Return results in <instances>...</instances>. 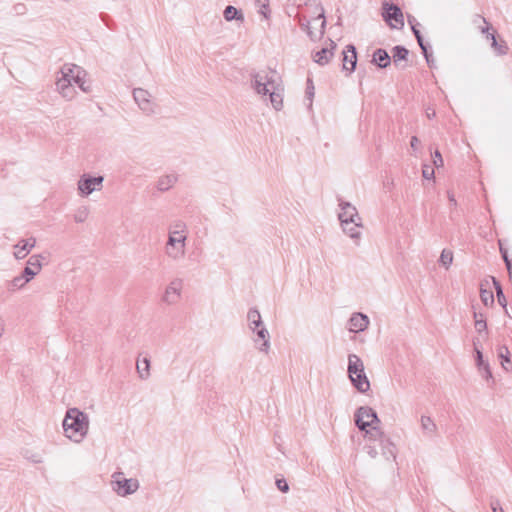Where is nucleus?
I'll list each match as a JSON object with an SVG mask.
<instances>
[{"mask_svg":"<svg viewBox=\"0 0 512 512\" xmlns=\"http://www.w3.org/2000/svg\"><path fill=\"white\" fill-rule=\"evenodd\" d=\"M349 379L354 388L357 389V391L360 393H366L370 390V381L366 376L365 370H363L362 373L358 372L352 375V377H349Z\"/></svg>","mask_w":512,"mask_h":512,"instance_id":"obj_18","label":"nucleus"},{"mask_svg":"<svg viewBox=\"0 0 512 512\" xmlns=\"http://www.w3.org/2000/svg\"><path fill=\"white\" fill-rule=\"evenodd\" d=\"M314 85L312 79H307V87H306V97L309 100V106L312 105V99L314 97Z\"/></svg>","mask_w":512,"mask_h":512,"instance_id":"obj_42","label":"nucleus"},{"mask_svg":"<svg viewBox=\"0 0 512 512\" xmlns=\"http://www.w3.org/2000/svg\"><path fill=\"white\" fill-rule=\"evenodd\" d=\"M364 363L361 360V358L356 354H349L348 355V367H347V373L348 377H352V375L356 373H362L364 370Z\"/></svg>","mask_w":512,"mask_h":512,"instance_id":"obj_20","label":"nucleus"},{"mask_svg":"<svg viewBox=\"0 0 512 512\" xmlns=\"http://www.w3.org/2000/svg\"><path fill=\"white\" fill-rule=\"evenodd\" d=\"M369 325V318L362 313H354L349 319V330L352 332L364 331Z\"/></svg>","mask_w":512,"mask_h":512,"instance_id":"obj_17","label":"nucleus"},{"mask_svg":"<svg viewBox=\"0 0 512 512\" xmlns=\"http://www.w3.org/2000/svg\"><path fill=\"white\" fill-rule=\"evenodd\" d=\"M339 206L341 212L338 214V218L341 224H353L356 227H362V219L354 205L346 201H340Z\"/></svg>","mask_w":512,"mask_h":512,"instance_id":"obj_8","label":"nucleus"},{"mask_svg":"<svg viewBox=\"0 0 512 512\" xmlns=\"http://www.w3.org/2000/svg\"><path fill=\"white\" fill-rule=\"evenodd\" d=\"M275 484L277 486V488L282 492V493H287L289 491V485L286 481V479H284L283 477H276V480H275Z\"/></svg>","mask_w":512,"mask_h":512,"instance_id":"obj_41","label":"nucleus"},{"mask_svg":"<svg viewBox=\"0 0 512 512\" xmlns=\"http://www.w3.org/2000/svg\"><path fill=\"white\" fill-rule=\"evenodd\" d=\"M491 47L494 49L497 55H506L508 52V46L505 41L498 42L496 38H493V42L491 43Z\"/></svg>","mask_w":512,"mask_h":512,"instance_id":"obj_35","label":"nucleus"},{"mask_svg":"<svg viewBox=\"0 0 512 512\" xmlns=\"http://www.w3.org/2000/svg\"><path fill=\"white\" fill-rule=\"evenodd\" d=\"M341 226L344 233L353 239L356 245H359V240L361 237V232L359 231L360 227H356L353 224H341Z\"/></svg>","mask_w":512,"mask_h":512,"instance_id":"obj_31","label":"nucleus"},{"mask_svg":"<svg viewBox=\"0 0 512 512\" xmlns=\"http://www.w3.org/2000/svg\"><path fill=\"white\" fill-rule=\"evenodd\" d=\"M103 181L102 176L92 177L84 174L78 181V191L81 196H88L94 191L101 190Z\"/></svg>","mask_w":512,"mask_h":512,"instance_id":"obj_9","label":"nucleus"},{"mask_svg":"<svg viewBox=\"0 0 512 512\" xmlns=\"http://www.w3.org/2000/svg\"><path fill=\"white\" fill-rule=\"evenodd\" d=\"M251 88L258 95H269L271 105L275 110L282 109L284 88L275 72H258L253 74L251 76Z\"/></svg>","mask_w":512,"mask_h":512,"instance_id":"obj_1","label":"nucleus"},{"mask_svg":"<svg viewBox=\"0 0 512 512\" xmlns=\"http://www.w3.org/2000/svg\"><path fill=\"white\" fill-rule=\"evenodd\" d=\"M474 350L476 354V365L478 367V370L483 378L486 380L490 379L492 377V373L489 367L488 362H485L483 359V354L478 346V340L473 341Z\"/></svg>","mask_w":512,"mask_h":512,"instance_id":"obj_16","label":"nucleus"},{"mask_svg":"<svg viewBox=\"0 0 512 512\" xmlns=\"http://www.w3.org/2000/svg\"><path fill=\"white\" fill-rule=\"evenodd\" d=\"M411 29H412V32H413V34H414V36H415V38H416V40H417L421 50H422V53H423V55H424V57H425V59L427 61V64L429 66H431V61H430V56L431 55L428 53V48L424 44V40H423V37H422V35L420 33V30L417 28V25H412Z\"/></svg>","mask_w":512,"mask_h":512,"instance_id":"obj_29","label":"nucleus"},{"mask_svg":"<svg viewBox=\"0 0 512 512\" xmlns=\"http://www.w3.org/2000/svg\"><path fill=\"white\" fill-rule=\"evenodd\" d=\"M502 256H503V259L505 261L506 267H507V269L509 271V274L511 275L512 274L511 261L508 259V256H507L506 252H504Z\"/></svg>","mask_w":512,"mask_h":512,"instance_id":"obj_50","label":"nucleus"},{"mask_svg":"<svg viewBox=\"0 0 512 512\" xmlns=\"http://www.w3.org/2000/svg\"><path fill=\"white\" fill-rule=\"evenodd\" d=\"M380 420L377 413L370 407H359L355 413V424L359 430H366V428L379 424Z\"/></svg>","mask_w":512,"mask_h":512,"instance_id":"obj_7","label":"nucleus"},{"mask_svg":"<svg viewBox=\"0 0 512 512\" xmlns=\"http://www.w3.org/2000/svg\"><path fill=\"white\" fill-rule=\"evenodd\" d=\"M509 354H510V352L507 347L503 346V347L499 348L498 356L501 359L502 367L506 371L510 370V367L508 366L510 364Z\"/></svg>","mask_w":512,"mask_h":512,"instance_id":"obj_34","label":"nucleus"},{"mask_svg":"<svg viewBox=\"0 0 512 512\" xmlns=\"http://www.w3.org/2000/svg\"><path fill=\"white\" fill-rule=\"evenodd\" d=\"M111 484L113 491L122 497L135 493L139 488L137 479H127L122 472H115L112 475Z\"/></svg>","mask_w":512,"mask_h":512,"instance_id":"obj_5","label":"nucleus"},{"mask_svg":"<svg viewBox=\"0 0 512 512\" xmlns=\"http://www.w3.org/2000/svg\"><path fill=\"white\" fill-rule=\"evenodd\" d=\"M83 68L75 64H64L60 70L61 78H65L72 82L75 79V75L80 72Z\"/></svg>","mask_w":512,"mask_h":512,"instance_id":"obj_26","label":"nucleus"},{"mask_svg":"<svg viewBox=\"0 0 512 512\" xmlns=\"http://www.w3.org/2000/svg\"><path fill=\"white\" fill-rule=\"evenodd\" d=\"M409 51L403 46H395L392 49V59L395 65H399L402 61H406Z\"/></svg>","mask_w":512,"mask_h":512,"instance_id":"obj_30","label":"nucleus"},{"mask_svg":"<svg viewBox=\"0 0 512 512\" xmlns=\"http://www.w3.org/2000/svg\"><path fill=\"white\" fill-rule=\"evenodd\" d=\"M382 15L392 28H402L404 26L403 13L397 5L385 2Z\"/></svg>","mask_w":512,"mask_h":512,"instance_id":"obj_10","label":"nucleus"},{"mask_svg":"<svg viewBox=\"0 0 512 512\" xmlns=\"http://www.w3.org/2000/svg\"><path fill=\"white\" fill-rule=\"evenodd\" d=\"M317 9L319 10V14L317 16V18L315 20H322L321 21V24H320V29H319V32L318 34L317 33H314L310 27V22L309 21H304L303 19H300L299 21V24L301 26V28L303 30H305L308 34V36L314 40L316 39L318 36H321L324 34V29H325V26H326V20H325V17H324V9L319 6L317 7Z\"/></svg>","mask_w":512,"mask_h":512,"instance_id":"obj_13","label":"nucleus"},{"mask_svg":"<svg viewBox=\"0 0 512 512\" xmlns=\"http://www.w3.org/2000/svg\"><path fill=\"white\" fill-rule=\"evenodd\" d=\"M136 370L139 378L146 380L150 376V360L148 358L138 359L136 363Z\"/></svg>","mask_w":512,"mask_h":512,"instance_id":"obj_27","label":"nucleus"},{"mask_svg":"<svg viewBox=\"0 0 512 512\" xmlns=\"http://www.w3.org/2000/svg\"><path fill=\"white\" fill-rule=\"evenodd\" d=\"M62 425L66 437L80 443L88 433L89 418L78 408H70L66 412Z\"/></svg>","mask_w":512,"mask_h":512,"instance_id":"obj_3","label":"nucleus"},{"mask_svg":"<svg viewBox=\"0 0 512 512\" xmlns=\"http://www.w3.org/2000/svg\"><path fill=\"white\" fill-rule=\"evenodd\" d=\"M364 432V437L368 439L369 441H377L381 442L384 440L387 436L384 434V432L378 427V424H374L366 430H362Z\"/></svg>","mask_w":512,"mask_h":512,"instance_id":"obj_24","label":"nucleus"},{"mask_svg":"<svg viewBox=\"0 0 512 512\" xmlns=\"http://www.w3.org/2000/svg\"><path fill=\"white\" fill-rule=\"evenodd\" d=\"M426 116L429 118V119H432L436 116V112L434 109H431V108H427L426 109Z\"/></svg>","mask_w":512,"mask_h":512,"instance_id":"obj_53","label":"nucleus"},{"mask_svg":"<svg viewBox=\"0 0 512 512\" xmlns=\"http://www.w3.org/2000/svg\"><path fill=\"white\" fill-rule=\"evenodd\" d=\"M493 283L495 285V289H496V293H497V297H498V302L503 306L505 307L506 305V299H505V296L503 294V291H502V288H501V285L498 281H496L495 278H493Z\"/></svg>","mask_w":512,"mask_h":512,"instance_id":"obj_40","label":"nucleus"},{"mask_svg":"<svg viewBox=\"0 0 512 512\" xmlns=\"http://www.w3.org/2000/svg\"><path fill=\"white\" fill-rule=\"evenodd\" d=\"M329 41V47H324L313 55L314 61L319 65H326L333 56V50L336 48V44L332 40Z\"/></svg>","mask_w":512,"mask_h":512,"instance_id":"obj_19","label":"nucleus"},{"mask_svg":"<svg viewBox=\"0 0 512 512\" xmlns=\"http://www.w3.org/2000/svg\"><path fill=\"white\" fill-rule=\"evenodd\" d=\"M37 271H34L32 267L26 266L24 270L22 271L21 275L24 277V279H27V282L29 283L36 275Z\"/></svg>","mask_w":512,"mask_h":512,"instance_id":"obj_43","label":"nucleus"},{"mask_svg":"<svg viewBox=\"0 0 512 512\" xmlns=\"http://www.w3.org/2000/svg\"><path fill=\"white\" fill-rule=\"evenodd\" d=\"M183 282L181 279H173L165 288L162 301L168 305L176 304L181 298Z\"/></svg>","mask_w":512,"mask_h":512,"instance_id":"obj_11","label":"nucleus"},{"mask_svg":"<svg viewBox=\"0 0 512 512\" xmlns=\"http://www.w3.org/2000/svg\"><path fill=\"white\" fill-rule=\"evenodd\" d=\"M481 315H482V314L478 315L476 312H474V318H475V321H476V320H480V319H481Z\"/></svg>","mask_w":512,"mask_h":512,"instance_id":"obj_57","label":"nucleus"},{"mask_svg":"<svg viewBox=\"0 0 512 512\" xmlns=\"http://www.w3.org/2000/svg\"><path fill=\"white\" fill-rule=\"evenodd\" d=\"M372 62L380 68H386L391 63V57L384 49H377L373 53Z\"/></svg>","mask_w":512,"mask_h":512,"instance_id":"obj_22","label":"nucleus"},{"mask_svg":"<svg viewBox=\"0 0 512 512\" xmlns=\"http://www.w3.org/2000/svg\"><path fill=\"white\" fill-rule=\"evenodd\" d=\"M439 262L446 269H448L450 267V265L452 264V262H453V253L450 250L444 249L441 252V255H440V258H439Z\"/></svg>","mask_w":512,"mask_h":512,"instance_id":"obj_36","label":"nucleus"},{"mask_svg":"<svg viewBox=\"0 0 512 512\" xmlns=\"http://www.w3.org/2000/svg\"><path fill=\"white\" fill-rule=\"evenodd\" d=\"M35 245L36 239L34 237L20 240L16 245H14V257L19 260L24 259Z\"/></svg>","mask_w":512,"mask_h":512,"instance_id":"obj_12","label":"nucleus"},{"mask_svg":"<svg viewBox=\"0 0 512 512\" xmlns=\"http://www.w3.org/2000/svg\"><path fill=\"white\" fill-rule=\"evenodd\" d=\"M421 429L423 434L427 437H433L437 432V425L429 416H421L420 419Z\"/></svg>","mask_w":512,"mask_h":512,"instance_id":"obj_25","label":"nucleus"},{"mask_svg":"<svg viewBox=\"0 0 512 512\" xmlns=\"http://www.w3.org/2000/svg\"><path fill=\"white\" fill-rule=\"evenodd\" d=\"M480 298L485 306L491 305L494 302V296L491 290L481 288Z\"/></svg>","mask_w":512,"mask_h":512,"instance_id":"obj_37","label":"nucleus"},{"mask_svg":"<svg viewBox=\"0 0 512 512\" xmlns=\"http://www.w3.org/2000/svg\"><path fill=\"white\" fill-rule=\"evenodd\" d=\"M247 321L250 330L256 332L258 338L263 341L258 349L267 354L270 349V335L263 324L260 312L256 308L249 309L247 313Z\"/></svg>","mask_w":512,"mask_h":512,"instance_id":"obj_4","label":"nucleus"},{"mask_svg":"<svg viewBox=\"0 0 512 512\" xmlns=\"http://www.w3.org/2000/svg\"><path fill=\"white\" fill-rule=\"evenodd\" d=\"M422 175L425 179L430 180L434 178V169L429 165H424Z\"/></svg>","mask_w":512,"mask_h":512,"instance_id":"obj_46","label":"nucleus"},{"mask_svg":"<svg viewBox=\"0 0 512 512\" xmlns=\"http://www.w3.org/2000/svg\"><path fill=\"white\" fill-rule=\"evenodd\" d=\"M133 99L145 115L150 116L156 113L157 104L149 91L143 88H135L133 89Z\"/></svg>","mask_w":512,"mask_h":512,"instance_id":"obj_6","label":"nucleus"},{"mask_svg":"<svg viewBox=\"0 0 512 512\" xmlns=\"http://www.w3.org/2000/svg\"><path fill=\"white\" fill-rule=\"evenodd\" d=\"M88 215V210L86 208L80 209L74 215V220L77 223H82L86 220Z\"/></svg>","mask_w":512,"mask_h":512,"instance_id":"obj_44","label":"nucleus"},{"mask_svg":"<svg viewBox=\"0 0 512 512\" xmlns=\"http://www.w3.org/2000/svg\"><path fill=\"white\" fill-rule=\"evenodd\" d=\"M178 180V176L176 174H167L161 176L157 181V189L161 192L168 191L172 188Z\"/></svg>","mask_w":512,"mask_h":512,"instance_id":"obj_23","label":"nucleus"},{"mask_svg":"<svg viewBox=\"0 0 512 512\" xmlns=\"http://www.w3.org/2000/svg\"><path fill=\"white\" fill-rule=\"evenodd\" d=\"M433 164L438 168L443 166V158L441 153L436 150L433 155Z\"/></svg>","mask_w":512,"mask_h":512,"instance_id":"obj_48","label":"nucleus"},{"mask_svg":"<svg viewBox=\"0 0 512 512\" xmlns=\"http://www.w3.org/2000/svg\"><path fill=\"white\" fill-rule=\"evenodd\" d=\"M368 454L371 458H376L378 452L375 447H368Z\"/></svg>","mask_w":512,"mask_h":512,"instance_id":"obj_52","label":"nucleus"},{"mask_svg":"<svg viewBox=\"0 0 512 512\" xmlns=\"http://www.w3.org/2000/svg\"><path fill=\"white\" fill-rule=\"evenodd\" d=\"M419 144V139L416 136L411 137L410 145L413 149H416L417 145Z\"/></svg>","mask_w":512,"mask_h":512,"instance_id":"obj_54","label":"nucleus"},{"mask_svg":"<svg viewBox=\"0 0 512 512\" xmlns=\"http://www.w3.org/2000/svg\"><path fill=\"white\" fill-rule=\"evenodd\" d=\"M475 329L479 334L486 331L487 323H486V320L484 319L483 315H481L480 320L475 321Z\"/></svg>","mask_w":512,"mask_h":512,"instance_id":"obj_45","label":"nucleus"},{"mask_svg":"<svg viewBox=\"0 0 512 512\" xmlns=\"http://www.w3.org/2000/svg\"><path fill=\"white\" fill-rule=\"evenodd\" d=\"M40 255H33L27 261V266L32 267L34 271L39 273L41 271L42 265L40 263Z\"/></svg>","mask_w":512,"mask_h":512,"instance_id":"obj_38","label":"nucleus"},{"mask_svg":"<svg viewBox=\"0 0 512 512\" xmlns=\"http://www.w3.org/2000/svg\"><path fill=\"white\" fill-rule=\"evenodd\" d=\"M491 508L493 512H504L502 507L500 506L499 501H493L491 503Z\"/></svg>","mask_w":512,"mask_h":512,"instance_id":"obj_49","label":"nucleus"},{"mask_svg":"<svg viewBox=\"0 0 512 512\" xmlns=\"http://www.w3.org/2000/svg\"><path fill=\"white\" fill-rule=\"evenodd\" d=\"M448 199L453 205H456V199L453 193L448 192Z\"/></svg>","mask_w":512,"mask_h":512,"instance_id":"obj_55","label":"nucleus"},{"mask_svg":"<svg viewBox=\"0 0 512 512\" xmlns=\"http://www.w3.org/2000/svg\"><path fill=\"white\" fill-rule=\"evenodd\" d=\"M3 333H4V328L0 325V338L2 337Z\"/></svg>","mask_w":512,"mask_h":512,"instance_id":"obj_58","label":"nucleus"},{"mask_svg":"<svg viewBox=\"0 0 512 512\" xmlns=\"http://www.w3.org/2000/svg\"><path fill=\"white\" fill-rule=\"evenodd\" d=\"M56 90L66 100L71 101L76 96L77 92L70 80L58 77L56 80Z\"/></svg>","mask_w":512,"mask_h":512,"instance_id":"obj_14","label":"nucleus"},{"mask_svg":"<svg viewBox=\"0 0 512 512\" xmlns=\"http://www.w3.org/2000/svg\"><path fill=\"white\" fill-rule=\"evenodd\" d=\"M408 23H409L411 26H412V25H417V24L415 23V18H414V17H411V16H409V17H408Z\"/></svg>","mask_w":512,"mask_h":512,"instance_id":"obj_56","label":"nucleus"},{"mask_svg":"<svg viewBox=\"0 0 512 512\" xmlns=\"http://www.w3.org/2000/svg\"><path fill=\"white\" fill-rule=\"evenodd\" d=\"M473 23L480 29V27H485L487 26V24H489L487 22V20L480 16V15H475L474 16V19H473Z\"/></svg>","mask_w":512,"mask_h":512,"instance_id":"obj_47","label":"nucleus"},{"mask_svg":"<svg viewBox=\"0 0 512 512\" xmlns=\"http://www.w3.org/2000/svg\"><path fill=\"white\" fill-rule=\"evenodd\" d=\"M86 76V72L84 69H82L80 72L75 75V79L72 80V85L76 84L78 87L85 93H88L91 91L90 85L86 84V81L84 80V77Z\"/></svg>","mask_w":512,"mask_h":512,"instance_id":"obj_33","label":"nucleus"},{"mask_svg":"<svg viewBox=\"0 0 512 512\" xmlns=\"http://www.w3.org/2000/svg\"><path fill=\"white\" fill-rule=\"evenodd\" d=\"M223 16L226 21H232V20H236V21H240V22L244 21V15H243L242 11L238 10L236 7H234L232 5H228L224 9Z\"/></svg>","mask_w":512,"mask_h":512,"instance_id":"obj_28","label":"nucleus"},{"mask_svg":"<svg viewBox=\"0 0 512 512\" xmlns=\"http://www.w3.org/2000/svg\"><path fill=\"white\" fill-rule=\"evenodd\" d=\"M379 444L382 450V455L387 460L394 461L396 459L397 449L395 444L391 441V439L389 437H386Z\"/></svg>","mask_w":512,"mask_h":512,"instance_id":"obj_21","label":"nucleus"},{"mask_svg":"<svg viewBox=\"0 0 512 512\" xmlns=\"http://www.w3.org/2000/svg\"><path fill=\"white\" fill-rule=\"evenodd\" d=\"M27 283V279H24V277L20 274L18 276H15L12 280H10L7 283V289L11 292H15L17 290L24 288Z\"/></svg>","mask_w":512,"mask_h":512,"instance_id":"obj_32","label":"nucleus"},{"mask_svg":"<svg viewBox=\"0 0 512 512\" xmlns=\"http://www.w3.org/2000/svg\"><path fill=\"white\" fill-rule=\"evenodd\" d=\"M187 234V226L183 222H175L169 227L164 252L170 260L179 261L184 258L186 254Z\"/></svg>","mask_w":512,"mask_h":512,"instance_id":"obj_2","label":"nucleus"},{"mask_svg":"<svg viewBox=\"0 0 512 512\" xmlns=\"http://www.w3.org/2000/svg\"><path fill=\"white\" fill-rule=\"evenodd\" d=\"M480 31L482 34H485L486 39L493 42V38H496V31L490 24H487L485 27H480Z\"/></svg>","mask_w":512,"mask_h":512,"instance_id":"obj_39","label":"nucleus"},{"mask_svg":"<svg viewBox=\"0 0 512 512\" xmlns=\"http://www.w3.org/2000/svg\"><path fill=\"white\" fill-rule=\"evenodd\" d=\"M357 63L356 49L353 45H347L343 51V70L351 73L355 70Z\"/></svg>","mask_w":512,"mask_h":512,"instance_id":"obj_15","label":"nucleus"},{"mask_svg":"<svg viewBox=\"0 0 512 512\" xmlns=\"http://www.w3.org/2000/svg\"><path fill=\"white\" fill-rule=\"evenodd\" d=\"M267 1L268 0H258V5L261 7V13L266 17V12L264 11L268 4H267Z\"/></svg>","mask_w":512,"mask_h":512,"instance_id":"obj_51","label":"nucleus"}]
</instances>
